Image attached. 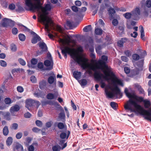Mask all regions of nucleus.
<instances>
[{
    "label": "nucleus",
    "instance_id": "nucleus-1",
    "mask_svg": "<svg viewBox=\"0 0 151 151\" xmlns=\"http://www.w3.org/2000/svg\"><path fill=\"white\" fill-rule=\"evenodd\" d=\"M107 60V57L105 55L102 56V60H99L95 64L86 63V72L90 76L93 75V71L94 72V77L96 80L99 81L101 88H103L106 86L104 80L107 81L111 83L107 86L105 88V91L107 97L112 98L118 97V96H121L120 90L117 85L122 86L124 84L122 81L119 79L112 72L111 68L106 65L105 62Z\"/></svg>",
    "mask_w": 151,
    "mask_h": 151
},
{
    "label": "nucleus",
    "instance_id": "nucleus-2",
    "mask_svg": "<svg viewBox=\"0 0 151 151\" xmlns=\"http://www.w3.org/2000/svg\"><path fill=\"white\" fill-rule=\"evenodd\" d=\"M40 0H25L26 5L31 10L41 11L39 12L40 21L45 25H51V19L47 16L48 12L51 10V5L46 4L45 7L41 6L40 4Z\"/></svg>",
    "mask_w": 151,
    "mask_h": 151
},
{
    "label": "nucleus",
    "instance_id": "nucleus-3",
    "mask_svg": "<svg viewBox=\"0 0 151 151\" xmlns=\"http://www.w3.org/2000/svg\"><path fill=\"white\" fill-rule=\"evenodd\" d=\"M124 92L127 96L130 98L124 105L125 109L131 112L143 115L146 119L151 121V111L150 110L151 107L148 111L145 110L140 105L131 99L133 94L128 92L127 88L125 89Z\"/></svg>",
    "mask_w": 151,
    "mask_h": 151
},
{
    "label": "nucleus",
    "instance_id": "nucleus-4",
    "mask_svg": "<svg viewBox=\"0 0 151 151\" xmlns=\"http://www.w3.org/2000/svg\"><path fill=\"white\" fill-rule=\"evenodd\" d=\"M61 49L62 53L65 57L66 58L67 53H68L78 64L81 65L83 68H84V67H86V65L85 63V62L86 61V59L79 55L78 52L75 49L71 48L68 47L63 46H61Z\"/></svg>",
    "mask_w": 151,
    "mask_h": 151
},
{
    "label": "nucleus",
    "instance_id": "nucleus-5",
    "mask_svg": "<svg viewBox=\"0 0 151 151\" xmlns=\"http://www.w3.org/2000/svg\"><path fill=\"white\" fill-rule=\"evenodd\" d=\"M140 14L139 9L138 8H137L132 12V14L127 12L123 14V16L127 19H129L132 17L134 20H136L138 19V16Z\"/></svg>",
    "mask_w": 151,
    "mask_h": 151
},
{
    "label": "nucleus",
    "instance_id": "nucleus-6",
    "mask_svg": "<svg viewBox=\"0 0 151 151\" xmlns=\"http://www.w3.org/2000/svg\"><path fill=\"white\" fill-rule=\"evenodd\" d=\"M63 37L64 39L59 38L58 41L61 46H70L69 43L72 42L70 36L68 35H65Z\"/></svg>",
    "mask_w": 151,
    "mask_h": 151
},
{
    "label": "nucleus",
    "instance_id": "nucleus-7",
    "mask_svg": "<svg viewBox=\"0 0 151 151\" xmlns=\"http://www.w3.org/2000/svg\"><path fill=\"white\" fill-rule=\"evenodd\" d=\"M59 144V145H56L52 147L53 151H60L61 150L63 149L67 146V142H65V140H60Z\"/></svg>",
    "mask_w": 151,
    "mask_h": 151
},
{
    "label": "nucleus",
    "instance_id": "nucleus-8",
    "mask_svg": "<svg viewBox=\"0 0 151 151\" xmlns=\"http://www.w3.org/2000/svg\"><path fill=\"white\" fill-rule=\"evenodd\" d=\"M14 22L11 20L4 18L2 20V25L4 27H7L8 26L13 27L14 25H12Z\"/></svg>",
    "mask_w": 151,
    "mask_h": 151
},
{
    "label": "nucleus",
    "instance_id": "nucleus-9",
    "mask_svg": "<svg viewBox=\"0 0 151 151\" xmlns=\"http://www.w3.org/2000/svg\"><path fill=\"white\" fill-rule=\"evenodd\" d=\"M45 65L47 67L48 70H50L52 68L53 62L52 59L46 60L44 62Z\"/></svg>",
    "mask_w": 151,
    "mask_h": 151
},
{
    "label": "nucleus",
    "instance_id": "nucleus-10",
    "mask_svg": "<svg viewBox=\"0 0 151 151\" xmlns=\"http://www.w3.org/2000/svg\"><path fill=\"white\" fill-rule=\"evenodd\" d=\"M38 143L36 142H33L32 144L28 146V151H34L38 147Z\"/></svg>",
    "mask_w": 151,
    "mask_h": 151
},
{
    "label": "nucleus",
    "instance_id": "nucleus-11",
    "mask_svg": "<svg viewBox=\"0 0 151 151\" xmlns=\"http://www.w3.org/2000/svg\"><path fill=\"white\" fill-rule=\"evenodd\" d=\"M20 109L19 106L17 104H15L11 107L10 111L12 114H13L15 112L18 111Z\"/></svg>",
    "mask_w": 151,
    "mask_h": 151
},
{
    "label": "nucleus",
    "instance_id": "nucleus-12",
    "mask_svg": "<svg viewBox=\"0 0 151 151\" xmlns=\"http://www.w3.org/2000/svg\"><path fill=\"white\" fill-rule=\"evenodd\" d=\"M13 148L14 151H23V150L22 146L18 143L14 145Z\"/></svg>",
    "mask_w": 151,
    "mask_h": 151
},
{
    "label": "nucleus",
    "instance_id": "nucleus-13",
    "mask_svg": "<svg viewBox=\"0 0 151 151\" xmlns=\"http://www.w3.org/2000/svg\"><path fill=\"white\" fill-rule=\"evenodd\" d=\"M35 101L31 99H28L26 101V107L29 110V108L33 105Z\"/></svg>",
    "mask_w": 151,
    "mask_h": 151
},
{
    "label": "nucleus",
    "instance_id": "nucleus-14",
    "mask_svg": "<svg viewBox=\"0 0 151 151\" xmlns=\"http://www.w3.org/2000/svg\"><path fill=\"white\" fill-rule=\"evenodd\" d=\"M70 134V132L69 131H68L67 133L65 132H62V133L60 135V137L61 139H63V140H65V139H67L69 137V135ZM61 140L62 141L63 140Z\"/></svg>",
    "mask_w": 151,
    "mask_h": 151
},
{
    "label": "nucleus",
    "instance_id": "nucleus-15",
    "mask_svg": "<svg viewBox=\"0 0 151 151\" xmlns=\"http://www.w3.org/2000/svg\"><path fill=\"white\" fill-rule=\"evenodd\" d=\"M98 23L96 22L95 24L96 25V27L95 28V34L97 35H101L102 34L103 30L100 28H99L97 26Z\"/></svg>",
    "mask_w": 151,
    "mask_h": 151
},
{
    "label": "nucleus",
    "instance_id": "nucleus-16",
    "mask_svg": "<svg viewBox=\"0 0 151 151\" xmlns=\"http://www.w3.org/2000/svg\"><path fill=\"white\" fill-rule=\"evenodd\" d=\"M131 98L134 99L137 101L139 102H143L144 100L142 97L137 96L134 94L133 95Z\"/></svg>",
    "mask_w": 151,
    "mask_h": 151
},
{
    "label": "nucleus",
    "instance_id": "nucleus-17",
    "mask_svg": "<svg viewBox=\"0 0 151 151\" xmlns=\"http://www.w3.org/2000/svg\"><path fill=\"white\" fill-rule=\"evenodd\" d=\"M39 47L43 51H45L47 50V47L46 45L43 42H40L38 43Z\"/></svg>",
    "mask_w": 151,
    "mask_h": 151
},
{
    "label": "nucleus",
    "instance_id": "nucleus-18",
    "mask_svg": "<svg viewBox=\"0 0 151 151\" xmlns=\"http://www.w3.org/2000/svg\"><path fill=\"white\" fill-rule=\"evenodd\" d=\"M40 38L37 34H35L32 40V43L35 44L38 41L40 40Z\"/></svg>",
    "mask_w": 151,
    "mask_h": 151
},
{
    "label": "nucleus",
    "instance_id": "nucleus-19",
    "mask_svg": "<svg viewBox=\"0 0 151 151\" xmlns=\"http://www.w3.org/2000/svg\"><path fill=\"white\" fill-rule=\"evenodd\" d=\"M128 41L127 38H122L119 41L117 42L118 46L121 47L123 46L124 43Z\"/></svg>",
    "mask_w": 151,
    "mask_h": 151
},
{
    "label": "nucleus",
    "instance_id": "nucleus-20",
    "mask_svg": "<svg viewBox=\"0 0 151 151\" xmlns=\"http://www.w3.org/2000/svg\"><path fill=\"white\" fill-rule=\"evenodd\" d=\"M145 108H148L151 105L150 101L147 99L144 100L143 101Z\"/></svg>",
    "mask_w": 151,
    "mask_h": 151
},
{
    "label": "nucleus",
    "instance_id": "nucleus-21",
    "mask_svg": "<svg viewBox=\"0 0 151 151\" xmlns=\"http://www.w3.org/2000/svg\"><path fill=\"white\" fill-rule=\"evenodd\" d=\"M32 140V138L31 137H27L26 138L25 141L24 142V144L26 146H28Z\"/></svg>",
    "mask_w": 151,
    "mask_h": 151
},
{
    "label": "nucleus",
    "instance_id": "nucleus-22",
    "mask_svg": "<svg viewBox=\"0 0 151 151\" xmlns=\"http://www.w3.org/2000/svg\"><path fill=\"white\" fill-rule=\"evenodd\" d=\"M81 72H80L74 71L73 73V75L75 78L77 80L79 79L81 76Z\"/></svg>",
    "mask_w": 151,
    "mask_h": 151
},
{
    "label": "nucleus",
    "instance_id": "nucleus-23",
    "mask_svg": "<svg viewBox=\"0 0 151 151\" xmlns=\"http://www.w3.org/2000/svg\"><path fill=\"white\" fill-rule=\"evenodd\" d=\"M139 29H140V32L141 33V38L143 40H144V36H145V34L143 27L142 26L140 25L139 26Z\"/></svg>",
    "mask_w": 151,
    "mask_h": 151
},
{
    "label": "nucleus",
    "instance_id": "nucleus-24",
    "mask_svg": "<svg viewBox=\"0 0 151 151\" xmlns=\"http://www.w3.org/2000/svg\"><path fill=\"white\" fill-rule=\"evenodd\" d=\"M0 114H2L7 120H9V117L10 116V114L9 112H4L1 111H0Z\"/></svg>",
    "mask_w": 151,
    "mask_h": 151
},
{
    "label": "nucleus",
    "instance_id": "nucleus-25",
    "mask_svg": "<svg viewBox=\"0 0 151 151\" xmlns=\"http://www.w3.org/2000/svg\"><path fill=\"white\" fill-rule=\"evenodd\" d=\"M75 50L76 51H77V52H78L79 55L80 56H82L83 58H84L86 59V63H88L87 62L88 61L87 59L86 58H85L82 55L79 54V52H81L82 51H83L82 47L81 46L78 47L77 48V50Z\"/></svg>",
    "mask_w": 151,
    "mask_h": 151
},
{
    "label": "nucleus",
    "instance_id": "nucleus-26",
    "mask_svg": "<svg viewBox=\"0 0 151 151\" xmlns=\"http://www.w3.org/2000/svg\"><path fill=\"white\" fill-rule=\"evenodd\" d=\"M91 27L90 25H88L85 27L83 29V30L85 32H88L91 30Z\"/></svg>",
    "mask_w": 151,
    "mask_h": 151
},
{
    "label": "nucleus",
    "instance_id": "nucleus-27",
    "mask_svg": "<svg viewBox=\"0 0 151 151\" xmlns=\"http://www.w3.org/2000/svg\"><path fill=\"white\" fill-rule=\"evenodd\" d=\"M8 127L7 126H5L3 130V132L4 135L5 136L7 135L9 133Z\"/></svg>",
    "mask_w": 151,
    "mask_h": 151
},
{
    "label": "nucleus",
    "instance_id": "nucleus-28",
    "mask_svg": "<svg viewBox=\"0 0 151 151\" xmlns=\"http://www.w3.org/2000/svg\"><path fill=\"white\" fill-rule=\"evenodd\" d=\"M78 82L82 86H85L87 83V81L85 79H82L78 81Z\"/></svg>",
    "mask_w": 151,
    "mask_h": 151
},
{
    "label": "nucleus",
    "instance_id": "nucleus-29",
    "mask_svg": "<svg viewBox=\"0 0 151 151\" xmlns=\"http://www.w3.org/2000/svg\"><path fill=\"white\" fill-rule=\"evenodd\" d=\"M12 138L11 137H8L6 141V143L7 145H10L12 142Z\"/></svg>",
    "mask_w": 151,
    "mask_h": 151
},
{
    "label": "nucleus",
    "instance_id": "nucleus-30",
    "mask_svg": "<svg viewBox=\"0 0 151 151\" xmlns=\"http://www.w3.org/2000/svg\"><path fill=\"white\" fill-rule=\"evenodd\" d=\"M45 85L46 82L44 81H42L39 83V87L40 89L43 88Z\"/></svg>",
    "mask_w": 151,
    "mask_h": 151
},
{
    "label": "nucleus",
    "instance_id": "nucleus-31",
    "mask_svg": "<svg viewBox=\"0 0 151 151\" xmlns=\"http://www.w3.org/2000/svg\"><path fill=\"white\" fill-rule=\"evenodd\" d=\"M145 6L149 8L151 7V0H146L145 4Z\"/></svg>",
    "mask_w": 151,
    "mask_h": 151
},
{
    "label": "nucleus",
    "instance_id": "nucleus-32",
    "mask_svg": "<svg viewBox=\"0 0 151 151\" xmlns=\"http://www.w3.org/2000/svg\"><path fill=\"white\" fill-rule=\"evenodd\" d=\"M18 37L20 40L22 41H24L26 38L25 36L22 34H19Z\"/></svg>",
    "mask_w": 151,
    "mask_h": 151
},
{
    "label": "nucleus",
    "instance_id": "nucleus-33",
    "mask_svg": "<svg viewBox=\"0 0 151 151\" xmlns=\"http://www.w3.org/2000/svg\"><path fill=\"white\" fill-rule=\"evenodd\" d=\"M55 80V79L53 77L50 76L48 78V81L50 84H52L54 82Z\"/></svg>",
    "mask_w": 151,
    "mask_h": 151
},
{
    "label": "nucleus",
    "instance_id": "nucleus-34",
    "mask_svg": "<svg viewBox=\"0 0 151 151\" xmlns=\"http://www.w3.org/2000/svg\"><path fill=\"white\" fill-rule=\"evenodd\" d=\"M0 65L3 67H6L7 66V63L5 61L1 60H0Z\"/></svg>",
    "mask_w": 151,
    "mask_h": 151
},
{
    "label": "nucleus",
    "instance_id": "nucleus-35",
    "mask_svg": "<svg viewBox=\"0 0 151 151\" xmlns=\"http://www.w3.org/2000/svg\"><path fill=\"white\" fill-rule=\"evenodd\" d=\"M4 102L6 104H11L12 102L11 99L9 98H7L5 99Z\"/></svg>",
    "mask_w": 151,
    "mask_h": 151
},
{
    "label": "nucleus",
    "instance_id": "nucleus-36",
    "mask_svg": "<svg viewBox=\"0 0 151 151\" xmlns=\"http://www.w3.org/2000/svg\"><path fill=\"white\" fill-rule=\"evenodd\" d=\"M18 61L19 63L22 65H26V62L22 58H19Z\"/></svg>",
    "mask_w": 151,
    "mask_h": 151
},
{
    "label": "nucleus",
    "instance_id": "nucleus-37",
    "mask_svg": "<svg viewBox=\"0 0 151 151\" xmlns=\"http://www.w3.org/2000/svg\"><path fill=\"white\" fill-rule=\"evenodd\" d=\"M47 98L50 99H53L54 98V95L52 93H49L47 95Z\"/></svg>",
    "mask_w": 151,
    "mask_h": 151
},
{
    "label": "nucleus",
    "instance_id": "nucleus-38",
    "mask_svg": "<svg viewBox=\"0 0 151 151\" xmlns=\"http://www.w3.org/2000/svg\"><path fill=\"white\" fill-rule=\"evenodd\" d=\"M31 81L33 83H36L37 82V79L34 76H32L30 78Z\"/></svg>",
    "mask_w": 151,
    "mask_h": 151
},
{
    "label": "nucleus",
    "instance_id": "nucleus-39",
    "mask_svg": "<svg viewBox=\"0 0 151 151\" xmlns=\"http://www.w3.org/2000/svg\"><path fill=\"white\" fill-rule=\"evenodd\" d=\"M56 29L60 33H63V29L59 25H57L56 27Z\"/></svg>",
    "mask_w": 151,
    "mask_h": 151
},
{
    "label": "nucleus",
    "instance_id": "nucleus-40",
    "mask_svg": "<svg viewBox=\"0 0 151 151\" xmlns=\"http://www.w3.org/2000/svg\"><path fill=\"white\" fill-rule=\"evenodd\" d=\"M65 126L63 123L60 122L59 123L58 125V128L60 129L64 128Z\"/></svg>",
    "mask_w": 151,
    "mask_h": 151
},
{
    "label": "nucleus",
    "instance_id": "nucleus-41",
    "mask_svg": "<svg viewBox=\"0 0 151 151\" xmlns=\"http://www.w3.org/2000/svg\"><path fill=\"white\" fill-rule=\"evenodd\" d=\"M110 105L114 109H115L116 108L117 104L114 102H111L110 103Z\"/></svg>",
    "mask_w": 151,
    "mask_h": 151
},
{
    "label": "nucleus",
    "instance_id": "nucleus-42",
    "mask_svg": "<svg viewBox=\"0 0 151 151\" xmlns=\"http://www.w3.org/2000/svg\"><path fill=\"white\" fill-rule=\"evenodd\" d=\"M11 49L12 51H15L17 50V47L15 45L13 44L11 45Z\"/></svg>",
    "mask_w": 151,
    "mask_h": 151
},
{
    "label": "nucleus",
    "instance_id": "nucleus-43",
    "mask_svg": "<svg viewBox=\"0 0 151 151\" xmlns=\"http://www.w3.org/2000/svg\"><path fill=\"white\" fill-rule=\"evenodd\" d=\"M108 11L109 14L111 15L115 13V10L114 9H112V8H110L108 10Z\"/></svg>",
    "mask_w": 151,
    "mask_h": 151
},
{
    "label": "nucleus",
    "instance_id": "nucleus-44",
    "mask_svg": "<svg viewBox=\"0 0 151 151\" xmlns=\"http://www.w3.org/2000/svg\"><path fill=\"white\" fill-rule=\"evenodd\" d=\"M17 29L15 27L13 28L12 29V32L13 35H16L18 33Z\"/></svg>",
    "mask_w": 151,
    "mask_h": 151
},
{
    "label": "nucleus",
    "instance_id": "nucleus-45",
    "mask_svg": "<svg viewBox=\"0 0 151 151\" xmlns=\"http://www.w3.org/2000/svg\"><path fill=\"white\" fill-rule=\"evenodd\" d=\"M22 133L21 132H18L16 135V137L18 139H20L22 137Z\"/></svg>",
    "mask_w": 151,
    "mask_h": 151
},
{
    "label": "nucleus",
    "instance_id": "nucleus-46",
    "mask_svg": "<svg viewBox=\"0 0 151 151\" xmlns=\"http://www.w3.org/2000/svg\"><path fill=\"white\" fill-rule=\"evenodd\" d=\"M17 91L20 93H22L24 91L23 88L21 86H18L17 88Z\"/></svg>",
    "mask_w": 151,
    "mask_h": 151
},
{
    "label": "nucleus",
    "instance_id": "nucleus-47",
    "mask_svg": "<svg viewBox=\"0 0 151 151\" xmlns=\"http://www.w3.org/2000/svg\"><path fill=\"white\" fill-rule=\"evenodd\" d=\"M133 59L134 60H137L139 58V56L137 54H134L132 55Z\"/></svg>",
    "mask_w": 151,
    "mask_h": 151
},
{
    "label": "nucleus",
    "instance_id": "nucleus-48",
    "mask_svg": "<svg viewBox=\"0 0 151 151\" xmlns=\"http://www.w3.org/2000/svg\"><path fill=\"white\" fill-rule=\"evenodd\" d=\"M36 124L37 126L40 127H41L42 125V122L39 120L36 121Z\"/></svg>",
    "mask_w": 151,
    "mask_h": 151
},
{
    "label": "nucleus",
    "instance_id": "nucleus-49",
    "mask_svg": "<svg viewBox=\"0 0 151 151\" xmlns=\"http://www.w3.org/2000/svg\"><path fill=\"white\" fill-rule=\"evenodd\" d=\"M112 23L114 26H116L118 24V22L116 19H114L113 20L112 22Z\"/></svg>",
    "mask_w": 151,
    "mask_h": 151
},
{
    "label": "nucleus",
    "instance_id": "nucleus-50",
    "mask_svg": "<svg viewBox=\"0 0 151 151\" xmlns=\"http://www.w3.org/2000/svg\"><path fill=\"white\" fill-rule=\"evenodd\" d=\"M24 116L26 118H29L31 116V114L29 112H27L24 114Z\"/></svg>",
    "mask_w": 151,
    "mask_h": 151
},
{
    "label": "nucleus",
    "instance_id": "nucleus-51",
    "mask_svg": "<svg viewBox=\"0 0 151 151\" xmlns=\"http://www.w3.org/2000/svg\"><path fill=\"white\" fill-rule=\"evenodd\" d=\"M122 60L124 62H127L128 60V59L126 56H122L121 57Z\"/></svg>",
    "mask_w": 151,
    "mask_h": 151
},
{
    "label": "nucleus",
    "instance_id": "nucleus-52",
    "mask_svg": "<svg viewBox=\"0 0 151 151\" xmlns=\"http://www.w3.org/2000/svg\"><path fill=\"white\" fill-rule=\"evenodd\" d=\"M37 62V59L33 58L31 60V63L32 65H35Z\"/></svg>",
    "mask_w": 151,
    "mask_h": 151
},
{
    "label": "nucleus",
    "instance_id": "nucleus-53",
    "mask_svg": "<svg viewBox=\"0 0 151 151\" xmlns=\"http://www.w3.org/2000/svg\"><path fill=\"white\" fill-rule=\"evenodd\" d=\"M72 9L73 11L76 12L78 11V8L75 6H73L72 7Z\"/></svg>",
    "mask_w": 151,
    "mask_h": 151
},
{
    "label": "nucleus",
    "instance_id": "nucleus-54",
    "mask_svg": "<svg viewBox=\"0 0 151 151\" xmlns=\"http://www.w3.org/2000/svg\"><path fill=\"white\" fill-rule=\"evenodd\" d=\"M37 67L40 69H42L43 67V65L42 63H38Z\"/></svg>",
    "mask_w": 151,
    "mask_h": 151
},
{
    "label": "nucleus",
    "instance_id": "nucleus-55",
    "mask_svg": "<svg viewBox=\"0 0 151 151\" xmlns=\"http://www.w3.org/2000/svg\"><path fill=\"white\" fill-rule=\"evenodd\" d=\"M18 127V125L17 123H14L12 125V128L14 129H17Z\"/></svg>",
    "mask_w": 151,
    "mask_h": 151
},
{
    "label": "nucleus",
    "instance_id": "nucleus-56",
    "mask_svg": "<svg viewBox=\"0 0 151 151\" xmlns=\"http://www.w3.org/2000/svg\"><path fill=\"white\" fill-rule=\"evenodd\" d=\"M124 70L125 73L127 74L129 73L130 71V69L127 67H125L124 68Z\"/></svg>",
    "mask_w": 151,
    "mask_h": 151
},
{
    "label": "nucleus",
    "instance_id": "nucleus-57",
    "mask_svg": "<svg viewBox=\"0 0 151 151\" xmlns=\"http://www.w3.org/2000/svg\"><path fill=\"white\" fill-rule=\"evenodd\" d=\"M32 130L33 132L36 133H37L40 131V129L37 127L33 128Z\"/></svg>",
    "mask_w": 151,
    "mask_h": 151
},
{
    "label": "nucleus",
    "instance_id": "nucleus-58",
    "mask_svg": "<svg viewBox=\"0 0 151 151\" xmlns=\"http://www.w3.org/2000/svg\"><path fill=\"white\" fill-rule=\"evenodd\" d=\"M75 4L77 6H80L81 4V3L79 1H76L75 2Z\"/></svg>",
    "mask_w": 151,
    "mask_h": 151
},
{
    "label": "nucleus",
    "instance_id": "nucleus-59",
    "mask_svg": "<svg viewBox=\"0 0 151 151\" xmlns=\"http://www.w3.org/2000/svg\"><path fill=\"white\" fill-rule=\"evenodd\" d=\"M9 8L11 10H13L15 8V6L13 4H11L9 6Z\"/></svg>",
    "mask_w": 151,
    "mask_h": 151
},
{
    "label": "nucleus",
    "instance_id": "nucleus-60",
    "mask_svg": "<svg viewBox=\"0 0 151 151\" xmlns=\"http://www.w3.org/2000/svg\"><path fill=\"white\" fill-rule=\"evenodd\" d=\"M131 35L132 37L135 38L137 35V33L136 32H134L133 33H131Z\"/></svg>",
    "mask_w": 151,
    "mask_h": 151
},
{
    "label": "nucleus",
    "instance_id": "nucleus-61",
    "mask_svg": "<svg viewBox=\"0 0 151 151\" xmlns=\"http://www.w3.org/2000/svg\"><path fill=\"white\" fill-rule=\"evenodd\" d=\"M98 22L99 24L101 25V26H103L104 25V23L102 19H99Z\"/></svg>",
    "mask_w": 151,
    "mask_h": 151
},
{
    "label": "nucleus",
    "instance_id": "nucleus-62",
    "mask_svg": "<svg viewBox=\"0 0 151 151\" xmlns=\"http://www.w3.org/2000/svg\"><path fill=\"white\" fill-rule=\"evenodd\" d=\"M52 123L51 121L48 122L46 124V126L47 127H50L51 126Z\"/></svg>",
    "mask_w": 151,
    "mask_h": 151
},
{
    "label": "nucleus",
    "instance_id": "nucleus-63",
    "mask_svg": "<svg viewBox=\"0 0 151 151\" xmlns=\"http://www.w3.org/2000/svg\"><path fill=\"white\" fill-rule=\"evenodd\" d=\"M125 54L128 57L130 56L131 54L129 51L128 50H127L125 51Z\"/></svg>",
    "mask_w": 151,
    "mask_h": 151
},
{
    "label": "nucleus",
    "instance_id": "nucleus-64",
    "mask_svg": "<svg viewBox=\"0 0 151 151\" xmlns=\"http://www.w3.org/2000/svg\"><path fill=\"white\" fill-rule=\"evenodd\" d=\"M65 116V114L64 112H62L59 115V117L63 119L64 118Z\"/></svg>",
    "mask_w": 151,
    "mask_h": 151
}]
</instances>
